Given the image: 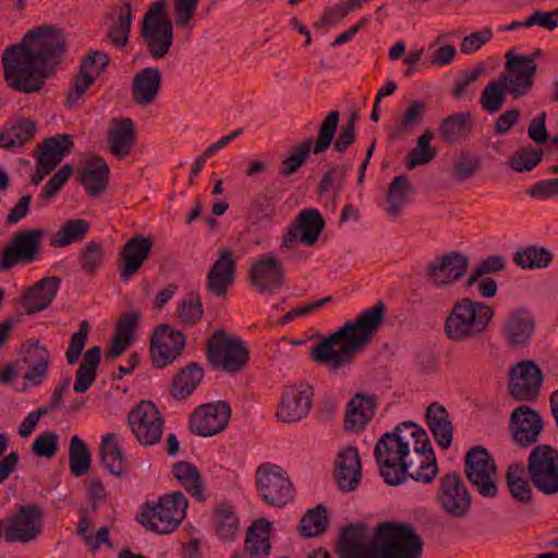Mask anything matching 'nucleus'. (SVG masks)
<instances>
[{"label": "nucleus", "instance_id": "1", "mask_svg": "<svg viewBox=\"0 0 558 558\" xmlns=\"http://www.w3.org/2000/svg\"><path fill=\"white\" fill-rule=\"evenodd\" d=\"M65 39L53 26L28 31L21 43L2 54L3 77L16 92L31 94L41 89L65 53Z\"/></svg>", "mask_w": 558, "mask_h": 558}, {"label": "nucleus", "instance_id": "2", "mask_svg": "<svg viewBox=\"0 0 558 558\" xmlns=\"http://www.w3.org/2000/svg\"><path fill=\"white\" fill-rule=\"evenodd\" d=\"M423 547L412 524L384 521L373 532L366 523L342 527L336 553L339 558H421Z\"/></svg>", "mask_w": 558, "mask_h": 558}, {"label": "nucleus", "instance_id": "3", "mask_svg": "<svg viewBox=\"0 0 558 558\" xmlns=\"http://www.w3.org/2000/svg\"><path fill=\"white\" fill-rule=\"evenodd\" d=\"M385 311V304L379 301L364 310L355 320L344 323L336 332L312 348L314 361L326 364L332 372L350 366L380 327Z\"/></svg>", "mask_w": 558, "mask_h": 558}, {"label": "nucleus", "instance_id": "4", "mask_svg": "<svg viewBox=\"0 0 558 558\" xmlns=\"http://www.w3.org/2000/svg\"><path fill=\"white\" fill-rule=\"evenodd\" d=\"M494 314L490 305L463 298L453 304L446 317L444 332L456 343L476 341L486 332Z\"/></svg>", "mask_w": 558, "mask_h": 558}, {"label": "nucleus", "instance_id": "5", "mask_svg": "<svg viewBox=\"0 0 558 558\" xmlns=\"http://www.w3.org/2000/svg\"><path fill=\"white\" fill-rule=\"evenodd\" d=\"M402 423L393 432L385 433L376 442L374 458L380 476L389 486H397L410 477L413 461L407 460L410 453L409 442L400 435Z\"/></svg>", "mask_w": 558, "mask_h": 558}, {"label": "nucleus", "instance_id": "6", "mask_svg": "<svg viewBox=\"0 0 558 558\" xmlns=\"http://www.w3.org/2000/svg\"><path fill=\"white\" fill-rule=\"evenodd\" d=\"M187 500L181 492L166 494L154 506L142 507L140 523L157 534H169L185 518Z\"/></svg>", "mask_w": 558, "mask_h": 558}, {"label": "nucleus", "instance_id": "7", "mask_svg": "<svg viewBox=\"0 0 558 558\" xmlns=\"http://www.w3.org/2000/svg\"><path fill=\"white\" fill-rule=\"evenodd\" d=\"M207 359L213 368L227 374H238L246 365L250 351L241 338H230L223 330H217L207 340Z\"/></svg>", "mask_w": 558, "mask_h": 558}, {"label": "nucleus", "instance_id": "8", "mask_svg": "<svg viewBox=\"0 0 558 558\" xmlns=\"http://www.w3.org/2000/svg\"><path fill=\"white\" fill-rule=\"evenodd\" d=\"M464 473L480 496L484 498L497 497L499 492L496 482L497 466L486 448L476 446L466 452Z\"/></svg>", "mask_w": 558, "mask_h": 558}, {"label": "nucleus", "instance_id": "9", "mask_svg": "<svg viewBox=\"0 0 558 558\" xmlns=\"http://www.w3.org/2000/svg\"><path fill=\"white\" fill-rule=\"evenodd\" d=\"M526 472L534 487L544 495L558 494V450L537 445L527 458Z\"/></svg>", "mask_w": 558, "mask_h": 558}, {"label": "nucleus", "instance_id": "10", "mask_svg": "<svg viewBox=\"0 0 558 558\" xmlns=\"http://www.w3.org/2000/svg\"><path fill=\"white\" fill-rule=\"evenodd\" d=\"M436 501L449 518L463 519L469 514L472 497L460 473L451 471L439 477Z\"/></svg>", "mask_w": 558, "mask_h": 558}, {"label": "nucleus", "instance_id": "11", "mask_svg": "<svg viewBox=\"0 0 558 558\" xmlns=\"http://www.w3.org/2000/svg\"><path fill=\"white\" fill-rule=\"evenodd\" d=\"M256 488L262 499L276 508H282L294 498L292 483L283 469L276 464H263L256 470Z\"/></svg>", "mask_w": 558, "mask_h": 558}, {"label": "nucleus", "instance_id": "12", "mask_svg": "<svg viewBox=\"0 0 558 558\" xmlns=\"http://www.w3.org/2000/svg\"><path fill=\"white\" fill-rule=\"evenodd\" d=\"M44 229H25L16 232L4 246L0 258V269L8 270L20 263H33L40 258Z\"/></svg>", "mask_w": 558, "mask_h": 558}, {"label": "nucleus", "instance_id": "13", "mask_svg": "<svg viewBox=\"0 0 558 558\" xmlns=\"http://www.w3.org/2000/svg\"><path fill=\"white\" fill-rule=\"evenodd\" d=\"M43 525V511L38 505L20 506L15 513L3 521L4 539L7 543H31L40 535Z\"/></svg>", "mask_w": 558, "mask_h": 558}, {"label": "nucleus", "instance_id": "14", "mask_svg": "<svg viewBox=\"0 0 558 558\" xmlns=\"http://www.w3.org/2000/svg\"><path fill=\"white\" fill-rule=\"evenodd\" d=\"M539 53V50H536L534 54L526 56H514L512 52H507V72L501 73L499 78L513 99H520L531 90L536 73L535 57Z\"/></svg>", "mask_w": 558, "mask_h": 558}, {"label": "nucleus", "instance_id": "15", "mask_svg": "<svg viewBox=\"0 0 558 558\" xmlns=\"http://www.w3.org/2000/svg\"><path fill=\"white\" fill-rule=\"evenodd\" d=\"M129 425L137 441L143 446L159 442L165 420L151 401L143 400L128 415Z\"/></svg>", "mask_w": 558, "mask_h": 558}, {"label": "nucleus", "instance_id": "16", "mask_svg": "<svg viewBox=\"0 0 558 558\" xmlns=\"http://www.w3.org/2000/svg\"><path fill=\"white\" fill-rule=\"evenodd\" d=\"M402 427L411 428V437L414 440V451L420 458L416 465L413 462L410 478L425 484L432 483L438 473V466L435 452L426 430L413 421L403 422Z\"/></svg>", "mask_w": 558, "mask_h": 558}, {"label": "nucleus", "instance_id": "17", "mask_svg": "<svg viewBox=\"0 0 558 558\" xmlns=\"http://www.w3.org/2000/svg\"><path fill=\"white\" fill-rule=\"evenodd\" d=\"M470 258L452 251L436 257L426 268L425 279L435 288L449 287L466 274Z\"/></svg>", "mask_w": 558, "mask_h": 558}, {"label": "nucleus", "instance_id": "18", "mask_svg": "<svg viewBox=\"0 0 558 558\" xmlns=\"http://www.w3.org/2000/svg\"><path fill=\"white\" fill-rule=\"evenodd\" d=\"M230 416L231 408L228 402L199 405L191 415L190 430L197 436L211 437L226 428Z\"/></svg>", "mask_w": 558, "mask_h": 558}, {"label": "nucleus", "instance_id": "19", "mask_svg": "<svg viewBox=\"0 0 558 558\" xmlns=\"http://www.w3.org/2000/svg\"><path fill=\"white\" fill-rule=\"evenodd\" d=\"M251 286L262 294H272L284 283V269L281 260L272 253L255 260L248 271Z\"/></svg>", "mask_w": 558, "mask_h": 558}, {"label": "nucleus", "instance_id": "20", "mask_svg": "<svg viewBox=\"0 0 558 558\" xmlns=\"http://www.w3.org/2000/svg\"><path fill=\"white\" fill-rule=\"evenodd\" d=\"M185 347V336L169 325L158 326L150 340V357L153 364L162 368L171 364Z\"/></svg>", "mask_w": 558, "mask_h": 558}, {"label": "nucleus", "instance_id": "21", "mask_svg": "<svg viewBox=\"0 0 558 558\" xmlns=\"http://www.w3.org/2000/svg\"><path fill=\"white\" fill-rule=\"evenodd\" d=\"M313 388L305 383L284 388L277 417L284 423H295L307 416L312 408Z\"/></svg>", "mask_w": 558, "mask_h": 558}, {"label": "nucleus", "instance_id": "22", "mask_svg": "<svg viewBox=\"0 0 558 558\" xmlns=\"http://www.w3.org/2000/svg\"><path fill=\"white\" fill-rule=\"evenodd\" d=\"M509 392L519 401H533L537 398L543 375L533 361H522L510 369Z\"/></svg>", "mask_w": 558, "mask_h": 558}, {"label": "nucleus", "instance_id": "23", "mask_svg": "<svg viewBox=\"0 0 558 558\" xmlns=\"http://www.w3.org/2000/svg\"><path fill=\"white\" fill-rule=\"evenodd\" d=\"M543 429V420L537 411L527 405L518 407L510 416V430L513 440L527 447L538 440Z\"/></svg>", "mask_w": 558, "mask_h": 558}, {"label": "nucleus", "instance_id": "24", "mask_svg": "<svg viewBox=\"0 0 558 558\" xmlns=\"http://www.w3.org/2000/svg\"><path fill=\"white\" fill-rule=\"evenodd\" d=\"M153 248V241L142 234H136L128 240L119 253V275L129 280L135 275L144 262L148 258Z\"/></svg>", "mask_w": 558, "mask_h": 558}, {"label": "nucleus", "instance_id": "25", "mask_svg": "<svg viewBox=\"0 0 558 558\" xmlns=\"http://www.w3.org/2000/svg\"><path fill=\"white\" fill-rule=\"evenodd\" d=\"M235 279V260L230 250L223 248L211 265L206 277L205 288L216 298L227 294Z\"/></svg>", "mask_w": 558, "mask_h": 558}, {"label": "nucleus", "instance_id": "26", "mask_svg": "<svg viewBox=\"0 0 558 558\" xmlns=\"http://www.w3.org/2000/svg\"><path fill=\"white\" fill-rule=\"evenodd\" d=\"M335 477L342 492H352L357 488L362 477V463L355 447L348 446L339 451Z\"/></svg>", "mask_w": 558, "mask_h": 558}, {"label": "nucleus", "instance_id": "27", "mask_svg": "<svg viewBox=\"0 0 558 558\" xmlns=\"http://www.w3.org/2000/svg\"><path fill=\"white\" fill-rule=\"evenodd\" d=\"M110 169L102 157L88 159L84 167L77 170L76 180L85 189L89 197L104 193L109 184Z\"/></svg>", "mask_w": 558, "mask_h": 558}, {"label": "nucleus", "instance_id": "28", "mask_svg": "<svg viewBox=\"0 0 558 558\" xmlns=\"http://www.w3.org/2000/svg\"><path fill=\"white\" fill-rule=\"evenodd\" d=\"M61 279L56 276L44 277L26 290L22 298V306L27 314H35L47 308L54 300Z\"/></svg>", "mask_w": 558, "mask_h": 558}, {"label": "nucleus", "instance_id": "29", "mask_svg": "<svg viewBox=\"0 0 558 558\" xmlns=\"http://www.w3.org/2000/svg\"><path fill=\"white\" fill-rule=\"evenodd\" d=\"M378 401L376 396L359 392L348 402L344 414L347 430H363L375 415Z\"/></svg>", "mask_w": 558, "mask_h": 558}, {"label": "nucleus", "instance_id": "30", "mask_svg": "<svg viewBox=\"0 0 558 558\" xmlns=\"http://www.w3.org/2000/svg\"><path fill=\"white\" fill-rule=\"evenodd\" d=\"M162 75L159 69L147 66L138 71L133 78L132 99L142 107L151 105L161 88Z\"/></svg>", "mask_w": 558, "mask_h": 558}, {"label": "nucleus", "instance_id": "31", "mask_svg": "<svg viewBox=\"0 0 558 558\" xmlns=\"http://www.w3.org/2000/svg\"><path fill=\"white\" fill-rule=\"evenodd\" d=\"M74 147V142L69 134H57L46 138L36 158V167L45 168L51 172Z\"/></svg>", "mask_w": 558, "mask_h": 558}, {"label": "nucleus", "instance_id": "32", "mask_svg": "<svg viewBox=\"0 0 558 558\" xmlns=\"http://www.w3.org/2000/svg\"><path fill=\"white\" fill-rule=\"evenodd\" d=\"M141 35L151 58L158 60L169 53L173 43L172 23L142 25Z\"/></svg>", "mask_w": 558, "mask_h": 558}, {"label": "nucleus", "instance_id": "33", "mask_svg": "<svg viewBox=\"0 0 558 558\" xmlns=\"http://www.w3.org/2000/svg\"><path fill=\"white\" fill-rule=\"evenodd\" d=\"M110 151L118 159H123L131 154L136 141L134 122L129 119L113 120L108 133Z\"/></svg>", "mask_w": 558, "mask_h": 558}, {"label": "nucleus", "instance_id": "34", "mask_svg": "<svg viewBox=\"0 0 558 558\" xmlns=\"http://www.w3.org/2000/svg\"><path fill=\"white\" fill-rule=\"evenodd\" d=\"M426 421L435 441L441 449H448L452 441L453 426L446 408L437 402L426 410Z\"/></svg>", "mask_w": 558, "mask_h": 558}, {"label": "nucleus", "instance_id": "35", "mask_svg": "<svg viewBox=\"0 0 558 558\" xmlns=\"http://www.w3.org/2000/svg\"><path fill=\"white\" fill-rule=\"evenodd\" d=\"M271 529V523L264 518L255 520L248 527L244 542V551L251 558H267L269 556Z\"/></svg>", "mask_w": 558, "mask_h": 558}, {"label": "nucleus", "instance_id": "36", "mask_svg": "<svg viewBox=\"0 0 558 558\" xmlns=\"http://www.w3.org/2000/svg\"><path fill=\"white\" fill-rule=\"evenodd\" d=\"M204 378V369L197 363H189L173 377L170 395L175 400H185L199 386Z\"/></svg>", "mask_w": 558, "mask_h": 558}, {"label": "nucleus", "instance_id": "37", "mask_svg": "<svg viewBox=\"0 0 558 558\" xmlns=\"http://www.w3.org/2000/svg\"><path fill=\"white\" fill-rule=\"evenodd\" d=\"M99 454L102 466L112 475L121 477L126 472V460L122 454L119 439L116 434L102 436L99 445Z\"/></svg>", "mask_w": 558, "mask_h": 558}, {"label": "nucleus", "instance_id": "38", "mask_svg": "<svg viewBox=\"0 0 558 558\" xmlns=\"http://www.w3.org/2000/svg\"><path fill=\"white\" fill-rule=\"evenodd\" d=\"M534 323L531 316L523 311H517L509 315L504 325V335L511 345L525 344L533 332Z\"/></svg>", "mask_w": 558, "mask_h": 558}, {"label": "nucleus", "instance_id": "39", "mask_svg": "<svg viewBox=\"0 0 558 558\" xmlns=\"http://www.w3.org/2000/svg\"><path fill=\"white\" fill-rule=\"evenodd\" d=\"M472 129L471 113L457 112L442 120L439 125V133L445 143L458 144L468 137Z\"/></svg>", "mask_w": 558, "mask_h": 558}, {"label": "nucleus", "instance_id": "40", "mask_svg": "<svg viewBox=\"0 0 558 558\" xmlns=\"http://www.w3.org/2000/svg\"><path fill=\"white\" fill-rule=\"evenodd\" d=\"M100 356L101 350L98 345H94L85 352L83 361L75 373L73 387L75 392L84 393L95 383Z\"/></svg>", "mask_w": 558, "mask_h": 558}, {"label": "nucleus", "instance_id": "41", "mask_svg": "<svg viewBox=\"0 0 558 558\" xmlns=\"http://www.w3.org/2000/svg\"><path fill=\"white\" fill-rule=\"evenodd\" d=\"M172 473L192 497L198 501L206 500L204 484L194 464L185 461L177 462L172 468Z\"/></svg>", "mask_w": 558, "mask_h": 558}, {"label": "nucleus", "instance_id": "42", "mask_svg": "<svg viewBox=\"0 0 558 558\" xmlns=\"http://www.w3.org/2000/svg\"><path fill=\"white\" fill-rule=\"evenodd\" d=\"M295 225L301 230L300 242L313 246L325 227V221L317 209L308 208L299 214Z\"/></svg>", "mask_w": 558, "mask_h": 558}, {"label": "nucleus", "instance_id": "43", "mask_svg": "<svg viewBox=\"0 0 558 558\" xmlns=\"http://www.w3.org/2000/svg\"><path fill=\"white\" fill-rule=\"evenodd\" d=\"M522 464H510L506 473V483L512 498L523 506L531 505L533 501V490L523 474Z\"/></svg>", "mask_w": 558, "mask_h": 558}, {"label": "nucleus", "instance_id": "44", "mask_svg": "<svg viewBox=\"0 0 558 558\" xmlns=\"http://www.w3.org/2000/svg\"><path fill=\"white\" fill-rule=\"evenodd\" d=\"M216 534L222 541L232 542L239 530V519L231 505L221 504L214 512Z\"/></svg>", "mask_w": 558, "mask_h": 558}, {"label": "nucleus", "instance_id": "45", "mask_svg": "<svg viewBox=\"0 0 558 558\" xmlns=\"http://www.w3.org/2000/svg\"><path fill=\"white\" fill-rule=\"evenodd\" d=\"M89 222L84 219H71L60 227L50 240L53 247H64L83 240L89 230Z\"/></svg>", "mask_w": 558, "mask_h": 558}, {"label": "nucleus", "instance_id": "46", "mask_svg": "<svg viewBox=\"0 0 558 558\" xmlns=\"http://www.w3.org/2000/svg\"><path fill=\"white\" fill-rule=\"evenodd\" d=\"M92 454L87 445L77 435L72 436L69 448V464L73 476L80 477L89 471Z\"/></svg>", "mask_w": 558, "mask_h": 558}, {"label": "nucleus", "instance_id": "47", "mask_svg": "<svg viewBox=\"0 0 558 558\" xmlns=\"http://www.w3.org/2000/svg\"><path fill=\"white\" fill-rule=\"evenodd\" d=\"M410 192L411 182L407 175L402 174L393 178L386 194L388 202L386 211L390 216L397 217L405 205Z\"/></svg>", "mask_w": 558, "mask_h": 558}, {"label": "nucleus", "instance_id": "48", "mask_svg": "<svg viewBox=\"0 0 558 558\" xmlns=\"http://www.w3.org/2000/svg\"><path fill=\"white\" fill-rule=\"evenodd\" d=\"M328 525L327 509L318 505L302 517L299 530L305 537H317L326 532Z\"/></svg>", "mask_w": 558, "mask_h": 558}, {"label": "nucleus", "instance_id": "49", "mask_svg": "<svg viewBox=\"0 0 558 558\" xmlns=\"http://www.w3.org/2000/svg\"><path fill=\"white\" fill-rule=\"evenodd\" d=\"M434 137L435 133L432 130H426L417 137L416 147L410 151L407 159V166L409 169L427 165L436 157L437 150L430 146V142Z\"/></svg>", "mask_w": 558, "mask_h": 558}, {"label": "nucleus", "instance_id": "50", "mask_svg": "<svg viewBox=\"0 0 558 558\" xmlns=\"http://www.w3.org/2000/svg\"><path fill=\"white\" fill-rule=\"evenodd\" d=\"M551 260L553 253L539 246L520 250L513 257V262L523 269L545 268Z\"/></svg>", "mask_w": 558, "mask_h": 558}, {"label": "nucleus", "instance_id": "51", "mask_svg": "<svg viewBox=\"0 0 558 558\" xmlns=\"http://www.w3.org/2000/svg\"><path fill=\"white\" fill-rule=\"evenodd\" d=\"M312 145V138H306L301 144L293 146L291 153L282 159L278 175L280 178H288L294 174L308 158Z\"/></svg>", "mask_w": 558, "mask_h": 558}, {"label": "nucleus", "instance_id": "52", "mask_svg": "<svg viewBox=\"0 0 558 558\" xmlns=\"http://www.w3.org/2000/svg\"><path fill=\"white\" fill-rule=\"evenodd\" d=\"M507 87L498 77L489 82L482 92L480 104L484 111L493 114L498 112L506 102Z\"/></svg>", "mask_w": 558, "mask_h": 558}, {"label": "nucleus", "instance_id": "53", "mask_svg": "<svg viewBox=\"0 0 558 558\" xmlns=\"http://www.w3.org/2000/svg\"><path fill=\"white\" fill-rule=\"evenodd\" d=\"M543 159V151L531 146L520 147L507 160L515 172L523 173L534 169Z\"/></svg>", "mask_w": 558, "mask_h": 558}, {"label": "nucleus", "instance_id": "54", "mask_svg": "<svg viewBox=\"0 0 558 558\" xmlns=\"http://www.w3.org/2000/svg\"><path fill=\"white\" fill-rule=\"evenodd\" d=\"M132 17L131 4L125 2L120 10L118 20L113 22L108 31V37L114 46L123 47L126 45L131 31Z\"/></svg>", "mask_w": 558, "mask_h": 558}, {"label": "nucleus", "instance_id": "55", "mask_svg": "<svg viewBox=\"0 0 558 558\" xmlns=\"http://www.w3.org/2000/svg\"><path fill=\"white\" fill-rule=\"evenodd\" d=\"M37 131V125L29 119H21L4 133L8 136V145L11 150L22 147L26 142L31 141Z\"/></svg>", "mask_w": 558, "mask_h": 558}, {"label": "nucleus", "instance_id": "56", "mask_svg": "<svg viewBox=\"0 0 558 558\" xmlns=\"http://www.w3.org/2000/svg\"><path fill=\"white\" fill-rule=\"evenodd\" d=\"M204 308L197 293L186 294L179 304L178 316L185 325H194L203 317Z\"/></svg>", "mask_w": 558, "mask_h": 558}, {"label": "nucleus", "instance_id": "57", "mask_svg": "<svg viewBox=\"0 0 558 558\" xmlns=\"http://www.w3.org/2000/svg\"><path fill=\"white\" fill-rule=\"evenodd\" d=\"M339 111L335 110L329 112L324 119L313 148L315 155L325 151L331 145L339 123Z\"/></svg>", "mask_w": 558, "mask_h": 558}, {"label": "nucleus", "instance_id": "58", "mask_svg": "<svg viewBox=\"0 0 558 558\" xmlns=\"http://www.w3.org/2000/svg\"><path fill=\"white\" fill-rule=\"evenodd\" d=\"M59 435L56 432L47 430L40 433L32 445V451L37 457L47 459L53 458L58 452Z\"/></svg>", "mask_w": 558, "mask_h": 558}, {"label": "nucleus", "instance_id": "59", "mask_svg": "<svg viewBox=\"0 0 558 558\" xmlns=\"http://www.w3.org/2000/svg\"><path fill=\"white\" fill-rule=\"evenodd\" d=\"M89 331V324L87 320H82L78 326V330L71 337L69 348L65 352L66 362L70 365H74L78 362V359L84 350L87 341Z\"/></svg>", "mask_w": 558, "mask_h": 558}, {"label": "nucleus", "instance_id": "60", "mask_svg": "<svg viewBox=\"0 0 558 558\" xmlns=\"http://www.w3.org/2000/svg\"><path fill=\"white\" fill-rule=\"evenodd\" d=\"M506 268V258L501 255H490L485 258L468 278L466 287H472L481 277L495 274Z\"/></svg>", "mask_w": 558, "mask_h": 558}, {"label": "nucleus", "instance_id": "61", "mask_svg": "<svg viewBox=\"0 0 558 558\" xmlns=\"http://www.w3.org/2000/svg\"><path fill=\"white\" fill-rule=\"evenodd\" d=\"M275 203L271 191L264 190L251 202V214L257 220L269 219L274 214Z\"/></svg>", "mask_w": 558, "mask_h": 558}, {"label": "nucleus", "instance_id": "62", "mask_svg": "<svg viewBox=\"0 0 558 558\" xmlns=\"http://www.w3.org/2000/svg\"><path fill=\"white\" fill-rule=\"evenodd\" d=\"M95 76L89 72H83L80 70L78 74L75 76L72 86L69 89L66 97V105L69 108H73L77 105L80 98L85 94V92L94 84Z\"/></svg>", "mask_w": 558, "mask_h": 558}, {"label": "nucleus", "instance_id": "63", "mask_svg": "<svg viewBox=\"0 0 558 558\" xmlns=\"http://www.w3.org/2000/svg\"><path fill=\"white\" fill-rule=\"evenodd\" d=\"M73 173L71 165H63L57 173L45 184L39 197L44 201L52 199L57 193L61 190L64 183Z\"/></svg>", "mask_w": 558, "mask_h": 558}, {"label": "nucleus", "instance_id": "64", "mask_svg": "<svg viewBox=\"0 0 558 558\" xmlns=\"http://www.w3.org/2000/svg\"><path fill=\"white\" fill-rule=\"evenodd\" d=\"M199 0H173L174 24L181 28H190V22L193 19Z\"/></svg>", "mask_w": 558, "mask_h": 558}]
</instances>
